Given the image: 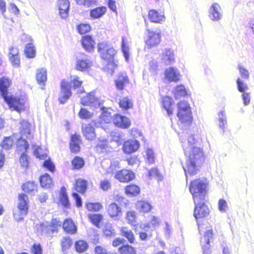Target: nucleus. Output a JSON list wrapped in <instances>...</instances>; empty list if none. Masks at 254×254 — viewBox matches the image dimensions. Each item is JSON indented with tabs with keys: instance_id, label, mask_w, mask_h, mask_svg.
<instances>
[{
	"instance_id": "59",
	"label": "nucleus",
	"mask_w": 254,
	"mask_h": 254,
	"mask_svg": "<svg viewBox=\"0 0 254 254\" xmlns=\"http://www.w3.org/2000/svg\"><path fill=\"white\" fill-rule=\"evenodd\" d=\"M212 230L210 229H207L206 231L205 232L204 237L202 238L200 240L201 243H202L203 242H204L205 243V244H209L210 239L211 238H212Z\"/></svg>"
},
{
	"instance_id": "26",
	"label": "nucleus",
	"mask_w": 254,
	"mask_h": 254,
	"mask_svg": "<svg viewBox=\"0 0 254 254\" xmlns=\"http://www.w3.org/2000/svg\"><path fill=\"white\" fill-rule=\"evenodd\" d=\"M148 16L149 20L153 22L159 23L165 20L164 15L154 9L150 10L148 12Z\"/></svg>"
},
{
	"instance_id": "35",
	"label": "nucleus",
	"mask_w": 254,
	"mask_h": 254,
	"mask_svg": "<svg viewBox=\"0 0 254 254\" xmlns=\"http://www.w3.org/2000/svg\"><path fill=\"white\" fill-rule=\"evenodd\" d=\"M15 139H17V138H15ZM17 150L20 153L26 152L27 150L29 147V144L27 140L21 137V138L17 139Z\"/></svg>"
},
{
	"instance_id": "46",
	"label": "nucleus",
	"mask_w": 254,
	"mask_h": 254,
	"mask_svg": "<svg viewBox=\"0 0 254 254\" xmlns=\"http://www.w3.org/2000/svg\"><path fill=\"white\" fill-rule=\"evenodd\" d=\"M120 107L127 110L132 107L133 104L132 101L127 97H124L120 100L119 102Z\"/></svg>"
},
{
	"instance_id": "29",
	"label": "nucleus",
	"mask_w": 254,
	"mask_h": 254,
	"mask_svg": "<svg viewBox=\"0 0 254 254\" xmlns=\"http://www.w3.org/2000/svg\"><path fill=\"white\" fill-rule=\"evenodd\" d=\"M47 71L44 68H41L37 70L36 80L40 85H45L47 81Z\"/></svg>"
},
{
	"instance_id": "1",
	"label": "nucleus",
	"mask_w": 254,
	"mask_h": 254,
	"mask_svg": "<svg viewBox=\"0 0 254 254\" xmlns=\"http://www.w3.org/2000/svg\"><path fill=\"white\" fill-rule=\"evenodd\" d=\"M180 140L186 158L183 167L187 178L188 175L197 174L204 160L203 151L201 148L197 146V140L194 135L188 131L182 133Z\"/></svg>"
},
{
	"instance_id": "31",
	"label": "nucleus",
	"mask_w": 254,
	"mask_h": 254,
	"mask_svg": "<svg viewBox=\"0 0 254 254\" xmlns=\"http://www.w3.org/2000/svg\"><path fill=\"white\" fill-rule=\"evenodd\" d=\"M79 136L77 135H72L71 136V141L70 143V150L72 152L77 153L80 150L79 145Z\"/></svg>"
},
{
	"instance_id": "61",
	"label": "nucleus",
	"mask_w": 254,
	"mask_h": 254,
	"mask_svg": "<svg viewBox=\"0 0 254 254\" xmlns=\"http://www.w3.org/2000/svg\"><path fill=\"white\" fill-rule=\"evenodd\" d=\"M45 161L43 163V166L44 168L48 169L50 172H54L55 169V165L54 163L51 161L50 159L47 160L44 159Z\"/></svg>"
},
{
	"instance_id": "12",
	"label": "nucleus",
	"mask_w": 254,
	"mask_h": 254,
	"mask_svg": "<svg viewBox=\"0 0 254 254\" xmlns=\"http://www.w3.org/2000/svg\"><path fill=\"white\" fill-rule=\"evenodd\" d=\"M209 17L213 21H218L223 17L221 7L218 3H213L209 9Z\"/></svg>"
},
{
	"instance_id": "15",
	"label": "nucleus",
	"mask_w": 254,
	"mask_h": 254,
	"mask_svg": "<svg viewBox=\"0 0 254 254\" xmlns=\"http://www.w3.org/2000/svg\"><path fill=\"white\" fill-rule=\"evenodd\" d=\"M114 124L119 127L122 128H128L131 124L128 118L125 116L116 114L113 119Z\"/></svg>"
},
{
	"instance_id": "43",
	"label": "nucleus",
	"mask_w": 254,
	"mask_h": 254,
	"mask_svg": "<svg viewBox=\"0 0 254 254\" xmlns=\"http://www.w3.org/2000/svg\"><path fill=\"white\" fill-rule=\"evenodd\" d=\"M90 62L86 59L78 60L77 61V69L81 71L84 70L90 67Z\"/></svg>"
},
{
	"instance_id": "41",
	"label": "nucleus",
	"mask_w": 254,
	"mask_h": 254,
	"mask_svg": "<svg viewBox=\"0 0 254 254\" xmlns=\"http://www.w3.org/2000/svg\"><path fill=\"white\" fill-rule=\"evenodd\" d=\"M136 208L140 212H147L151 208L149 203L145 201H139L136 204Z\"/></svg>"
},
{
	"instance_id": "16",
	"label": "nucleus",
	"mask_w": 254,
	"mask_h": 254,
	"mask_svg": "<svg viewBox=\"0 0 254 254\" xmlns=\"http://www.w3.org/2000/svg\"><path fill=\"white\" fill-rule=\"evenodd\" d=\"M139 147V143L136 140H129L124 142L123 151L125 153L131 154L135 152Z\"/></svg>"
},
{
	"instance_id": "55",
	"label": "nucleus",
	"mask_w": 254,
	"mask_h": 254,
	"mask_svg": "<svg viewBox=\"0 0 254 254\" xmlns=\"http://www.w3.org/2000/svg\"><path fill=\"white\" fill-rule=\"evenodd\" d=\"M34 148V154L37 157L40 159L44 160L46 159L47 157V155L46 153H43L42 152V148L40 146H33Z\"/></svg>"
},
{
	"instance_id": "8",
	"label": "nucleus",
	"mask_w": 254,
	"mask_h": 254,
	"mask_svg": "<svg viewBox=\"0 0 254 254\" xmlns=\"http://www.w3.org/2000/svg\"><path fill=\"white\" fill-rule=\"evenodd\" d=\"M27 195L25 194H19V203L18 204V210L13 212V216L17 221H20L23 219L28 213V204L26 201Z\"/></svg>"
},
{
	"instance_id": "36",
	"label": "nucleus",
	"mask_w": 254,
	"mask_h": 254,
	"mask_svg": "<svg viewBox=\"0 0 254 254\" xmlns=\"http://www.w3.org/2000/svg\"><path fill=\"white\" fill-rule=\"evenodd\" d=\"M87 182L86 181L82 179H78L75 183V189L78 192L81 193H84L87 189Z\"/></svg>"
},
{
	"instance_id": "62",
	"label": "nucleus",
	"mask_w": 254,
	"mask_h": 254,
	"mask_svg": "<svg viewBox=\"0 0 254 254\" xmlns=\"http://www.w3.org/2000/svg\"><path fill=\"white\" fill-rule=\"evenodd\" d=\"M148 174L150 178H157L158 180L159 181H161L163 179L162 176L159 174L156 168L151 169L149 171Z\"/></svg>"
},
{
	"instance_id": "6",
	"label": "nucleus",
	"mask_w": 254,
	"mask_h": 254,
	"mask_svg": "<svg viewBox=\"0 0 254 254\" xmlns=\"http://www.w3.org/2000/svg\"><path fill=\"white\" fill-rule=\"evenodd\" d=\"M62 225V222L57 218L52 219L50 222L41 223L37 227V231L42 235L52 237L55 233L58 232L59 228Z\"/></svg>"
},
{
	"instance_id": "44",
	"label": "nucleus",
	"mask_w": 254,
	"mask_h": 254,
	"mask_svg": "<svg viewBox=\"0 0 254 254\" xmlns=\"http://www.w3.org/2000/svg\"><path fill=\"white\" fill-rule=\"evenodd\" d=\"M25 54L28 58H33L35 56L36 50L33 45L31 43L27 44L24 50Z\"/></svg>"
},
{
	"instance_id": "9",
	"label": "nucleus",
	"mask_w": 254,
	"mask_h": 254,
	"mask_svg": "<svg viewBox=\"0 0 254 254\" xmlns=\"http://www.w3.org/2000/svg\"><path fill=\"white\" fill-rule=\"evenodd\" d=\"M206 201L205 198V200H197V201H194L195 208L193 215L196 219L204 217L209 214V210L205 204Z\"/></svg>"
},
{
	"instance_id": "45",
	"label": "nucleus",
	"mask_w": 254,
	"mask_h": 254,
	"mask_svg": "<svg viewBox=\"0 0 254 254\" xmlns=\"http://www.w3.org/2000/svg\"><path fill=\"white\" fill-rule=\"evenodd\" d=\"M88 245L86 242L83 240L77 241L75 244V248L76 251L81 253L84 252L88 248Z\"/></svg>"
},
{
	"instance_id": "47",
	"label": "nucleus",
	"mask_w": 254,
	"mask_h": 254,
	"mask_svg": "<svg viewBox=\"0 0 254 254\" xmlns=\"http://www.w3.org/2000/svg\"><path fill=\"white\" fill-rule=\"evenodd\" d=\"M96 150L99 153L107 152L110 150V147L106 140L100 141L96 146Z\"/></svg>"
},
{
	"instance_id": "5",
	"label": "nucleus",
	"mask_w": 254,
	"mask_h": 254,
	"mask_svg": "<svg viewBox=\"0 0 254 254\" xmlns=\"http://www.w3.org/2000/svg\"><path fill=\"white\" fill-rule=\"evenodd\" d=\"M208 185V183L205 178H199L191 182L189 190L192 195L194 201H197V200H205Z\"/></svg>"
},
{
	"instance_id": "21",
	"label": "nucleus",
	"mask_w": 254,
	"mask_h": 254,
	"mask_svg": "<svg viewBox=\"0 0 254 254\" xmlns=\"http://www.w3.org/2000/svg\"><path fill=\"white\" fill-rule=\"evenodd\" d=\"M63 228L67 232L71 234H74L77 231V228L71 219H66L63 223Z\"/></svg>"
},
{
	"instance_id": "64",
	"label": "nucleus",
	"mask_w": 254,
	"mask_h": 254,
	"mask_svg": "<svg viewBox=\"0 0 254 254\" xmlns=\"http://www.w3.org/2000/svg\"><path fill=\"white\" fill-rule=\"evenodd\" d=\"M126 218L129 223L134 225L136 219L135 212L132 211H128L127 213Z\"/></svg>"
},
{
	"instance_id": "22",
	"label": "nucleus",
	"mask_w": 254,
	"mask_h": 254,
	"mask_svg": "<svg viewBox=\"0 0 254 254\" xmlns=\"http://www.w3.org/2000/svg\"><path fill=\"white\" fill-rule=\"evenodd\" d=\"M128 82V77L125 72L120 73L117 79L115 80L116 87L119 90H123L126 84Z\"/></svg>"
},
{
	"instance_id": "63",
	"label": "nucleus",
	"mask_w": 254,
	"mask_h": 254,
	"mask_svg": "<svg viewBox=\"0 0 254 254\" xmlns=\"http://www.w3.org/2000/svg\"><path fill=\"white\" fill-rule=\"evenodd\" d=\"M26 152L21 153L22 154L20 157L19 161L21 166L23 167L27 168L29 165L28 160V156L25 154Z\"/></svg>"
},
{
	"instance_id": "28",
	"label": "nucleus",
	"mask_w": 254,
	"mask_h": 254,
	"mask_svg": "<svg viewBox=\"0 0 254 254\" xmlns=\"http://www.w3.org/2000/svg\"><path fill=\"white\" fill-rule=\"evenodd\" d=\"M106 11L107 8L105 6L96 7L90 10V15L94 19L99 18L104 15Z\"/></svg>"
},
{
	"instance_id": "19",
	"label": "nucleus",
	"mask_w": 254,
	"mask_h": 254,
	"mask_svg": "<svg viewBox=\"0 0 254 254\" xmlns=\"http://www.w3.org/2000/svg\"><path fill=\"white\" fill-rule=\"evenodd\" d=\"M59 13L62 18L67 17L69 7V2L68 0H59L58 1Z\"/></svg>"
},
{
	"instance_id": "3",
	"label": "nucleus",
	"mask_w": 254,
	"mask_h": 254,
	"mask_svg": "<svg viewBox=\"0 0 254 254\" xmlns=\"http://www.w3.org/2000/svg\"><path fill=\"white\" fill-rule=\"evenodd\" d=\"M82 81L79 80L77 76H71L69 81L63 79L61 82V92L59 94V101L61 104L65 103L71 97L72 93L71 88L77 89V93L83 92V88H81Z\"/></svg>"
},
{
	"instance_id": "30",
	"label": "nucleus",
	"mask_w": 254,
	"mask_h": 254,
	"mask_svg": "<svg viewBox=\"0 0 254 254\" xmlns=\"http://www.w3.org/2000/svg\"><path fill=\"white\" fill-rule=\"evenodd\" d=\"M94 41L90 36H85L82 40L83 47L87 51H91L94 48Z\"/></svg>"
},
{
	"instance_id": "49",
	"label": "nucleus",
	"mask_w": 254,
	"mask_h": 254,
	"mask_svg": "<svg viewBox=\"0 0 254 254\" xmlns=\"http://www.w3.org/2000/svg\"><path fill=\"white\" fill-rule=\"evenodd\" d=\"M121 254H136L134 248L128 245H125L119 249Z\"/></svg>"
},
{
	"instance_id": "10",
	"label": "nucleus",
	"mask_w": 254,
	"mask_h": 254,
	"mask_svg": "<svg viewBox=\"0 0 254 254\" xmlns=\"http://www.w3.org/2000/svg\"><path fill=\"white\" fill-rule=\"evenodd\" d=\"M81 103L84 106H89L94 108H99L103 104L104 100L97 98L95 93L92 92L81 99Z\"/></svg>"
},
{
	"instance_id": "27",
	"label": "nucleus",
	"mask_w": 254,
	"mask_h": 254,
	"mask_svg": "<svg viewBox=\"0 0 254 254\" xmlns=\"http://www.w3.org/2000/svg\"><path fill=\"white\" fill-rule=\"evenodd\" d=\"M60 200L62 205L65 208H67L70 207V203L66 193V188L64 187H62L61 189Z\"/></svg>"
},
{
	"instance_id": "11",
	"label": "nucleus",
	"mask_w": 254,
	"mask_h": 254,
	"mask_svg": "<svg viewBox=\"0 0 254 254\" xmlns=\"http://www.w3.org/2000/svg\"><path fill=\"white\" fill-rule=\"evenodd\" d=\"M147 38L145 41L148 48H151L157 46L160 42V32L158 31L147 30Z\"/></svg>"
},
{
	"instance_id": "48",
	"label": "nucleus",
	"mask_w": 254,
	"mask_h": 254,
	"mask_svg": "<svg viewBox=\"0 0 254 254\" xmlns=\"http://www.w3.org/2000/svg\"><path fill=\"white\" fill-rule=\"evenodd\" d=\"M125 190L127 194L132 196L137 195L140 192L139 188L137 186L134 185L127 186Z\"/></svg>"
},
{
	"instance_id": "34",
	"label": "nucleus",
	"mask_w": 254,
	"mask_h": 254,
	"mask_svg": "<svg viewBox=\"0 0 254 254\" xmlns=\"http://www.w3.org/2000/svg\"><path fill=\"white\" fill-rule=\"evenodd\" d=\"M100 110L102 111L100 115V119L101 121H104L106 123H109L112 120L111 113L108 112V109L102 106L99 107Z\"/></svg>"
},
{
	"instance_id": "38",
	"label": "nucleus",
	"mask_w": 254,
	"mask_h": 254,
	"mask_svg": "<svg viewBox=\"0 0 254 254\" xmlns=\"http://www.w3.org/2000/svg\"><path fill=\"white\" fill-rule=\"evenodd\" d=\"M91 222L95 226L100 228V223L103 219V216L100 214H89L88 215Z\"/></svg>"
},
{
	"instance_id": "4",
	"label": "nucleus",
	"mask_w": 254,
	"mask_h": 254,
	"mask_svg": "<svg viewBox=\"0 0 254 254\" xmlns=\"http://www.w3.org/2000/svg\"><path fill=\"white\" fill-rule=\"evenodd\" d=\"M98 50L102 59L108 62V72L109 74H113L117 67L114 61V57L117 54L116 50L112 45L105 41L98 44Z\"/></svg>"
},
{
	"instance_id": "7",
	"label": "nucleus",
	"mask_w": 254,
	"mask_h": 254,
	"mask_svg": "<svg viewBox=\"0 0 254 254\" xmlns=\"http://www.w3.org/2000/svg\"><path fill=\"white\" fill-rule=\"evenodd\" d=\"M177 116L181 123L189 125L192 120V116L190 104L186 101H181L177 105Z\"/></svg>"
},
{
	"instance_id": "17",
	"label": "nucleus",
	"mask_w": 254,
	"mask_h": 254,
	"mask_svg": "<svg viewBox=\"0 0 254 254\" xmlns=\"http://www.w3.org/2000/svg\"><path fill=\"white\" fill-rule=\"evenodd\" d=\"M161 60L166 65L173 64L175 62L173 52L170 49H165L162 53Z\"/></svg>"
},
{
	"instance_id": "50",
	"label": "nucleus",
	"mask_w": 254,
	"mask_h": 254,
	"mask_svg": "<svg viewBox=\"0 0 254 254\" xmlns=\"http://www.w3.org/2000/svg\"><path fill=\"white\" fill-rule=\"evenodd\" d=\"M104 235L106 237H112L115 235V231L112 225L110 223H106L103 229Z\"/></svg>"
},
{
	"instance_id": "14",
	"label": "nucleus",
	"mask_w": 254,
	"mask_h": 254,
	"mask_svg": "<svg viewBox=\"0 0 254 254\" xmlns=\"http://www.w3.org/2000/svg\"><path fill=\"white\" fill-rule=\"evenodd\" d=\"M134 177L135 175L132 171L125 169L118 171L115 176L117 179L122 182H128L132 180Z\"/></svg>"
},
{
	"instance_id": "13",
	"label": "nucleus",
	"mask_w": 254,
	"mask_h": 254,
	"mask_svg": "<svg viewBox=\"0 0 254 254\" xmlns=\"http://www.w3.org/2000/svg\"><path fill=\"white\" fill-rule=\"evenodd\" d=\"M165 77L170 82H177L180 80L181 75L177 68L170 67L165 70Z\"/></svg>"
},
{
	"instance_id": "18",
	"label": "nucleus",
	"mask_w": 254,
	"mask_h": 254,
	"mask_svg": "<svg viewBox=\"0 0 254 254\" xmlns=\"http://www.w3.org/2000/svg\"><path fill=\"white\" fill-rule=\"evenodd\" d=\"M9 59L13 65L19 67L20 65V57L18 49L11 47L9 48Z\"/></svg>"
},
{
	"instance_id": "24",
	"label": "nucleus",
	"mask_w": 254,
	"mask_h": 254,
	"mask_svg": "<svg viewBox=\"0 0 254 254\" xmlns=\"http://www.w3.org/2000/svg\"><path fill=\"white\" fill-rule=\"evenodd\" d=\"M217 120L219 128L222 129V132L224 133L225 129L227 126L226 115L224 111H221L218 112Z\"/></svg>"
},
{
	"instance_id": "20",
	"label": "nucleus",
	"mask_w": 254,
	"mask_h": 254,
	"mask_svg": "<svg viewBox=\"0 0 254 254\" xmlns=\"http://www.w3.org/2000/svg\"><path fill=\"white\" fill-rule=\"evenodd\" d=\"M82 130L84 136L87 139L92 140L95 138L94 128L90 124L83 125Z\"/></svg>"
},
{
	"instance_id": "37",
	"label": "nucleus",
	"mask_w": 254,
	"mask_h": 254,
	"mask_svg": "<svg viewBox=\"0 0 254 254\" xmlns=\"http://www.w3.org/2000/svg\"><path fill=\"white\" fill-rule=\"evenodd\" d=\"M162 104L164 108L166 110L168 115H170L173 113V109L172 108V99L166 96L163 98Z\"/></svg>"
},
{
	"instance_id": "56",
	"label": "nucleus",
	"mask_w": 254,
	"mask_h": 254,
	"mask_svg": "<svg viewBox=\"0 0 254 254\" xmlns=\"http://www.w3.org/2000/svg\"><path fill=\"white\" fill-rule=\"evenodd\" d=\"M93 115V113L88 111L87 110L84 108H81L78 113V116L79 117L83 119H90L92 117Z\"/></svg>"
},
{
	"instance_id": "39",
	"label": "nucleus",
	"mask_w": 254,
	"mask_h": 254,
	"mask_svg": "<svg viewBox=\"0 0 254 254\" xmlns=\"http://www.w3.org/2000/svg\"><path fill=\"white\" fill-rule=\"evenodd\" d=\"M40 182L42 187L48 188L52 184V180L50 176L46 173L41 176Z\"/></svg>"
},
{
	"instance_id": "40",
	"label": "nucleus",
	"mask_w": 254,
	"mask_h": 254,
	"mask_svg": "<svg viewBox=\"0 0 254 254\" xmlns=\"http://www.w3.org/2000/svg\"><path fill=\"white\" fill-rule=\"evenodd\" d=\"M174 96L176 99L187 95V92L185 86L183 85L177 86L174 89Z\"/></svg>"
},
{
	"instance_id": "2",
	"label": "nucleus",
	"mask_w": 254,
	"mask_h": 254,
	"mask_svg": "<svg viewBox=\"0 0 254 254\" xmlns=\"http://www.w3.org/2000/svg\"><path fill=\"white\" fill-rule=\"evenodd\" d=\"M10 80L4 77L0 78V92L5 102L11 110L20 112L24 107L23 99L19 97L8 95L7 88L10 84Z\"/></svg>"
},
{
	"instance_id": "51",
	"label": "nucleus",
	"mask_w": 254,
	"mask_h": 254,
	"mask_svg": "<svg viewBox=\"0 0 254 254\" xmlns=\"http://www.w3.org/2000/svg\"><path fill=\"white\" fill-rule=\"evenodd\" d=\"M14 137L15 135H13L11 136L5 137L1 145L2 148L6 150L11 148L14 142Z\"/></svg>"
},
{
	"instance_id": "60",
	"label": "nucleus",
	"mask_w": 254,
	"mask_h": 254,
	"mask_svg": "<svg viewBox=\"0 0 254 254\" xmlns=\"http://www.w3.org/2000/svg\"><path fill=\"white\" fill-rule=\"evenodd\" d=\"M77 29L80 34H84L90 31V27L88 24H81L77 26Z\"/></svg>"
},
{
	"instance_id": "52",
	"label": "nucleus",
	"mask_w": 254,
	"mask_h": 254,
	"mask_svg": "<svg viewBox=\"0 0 254 254\" xmlns=\"http://www.w3.org/2000/svg\"><path fill=\"white\" fill-rule=\"evenodd\" d=\"M72 165L73 169H80L84 165V161L81 157L76 156L72 161Z\"/></svg>"
},
{
	"instance_id": "42",
	"label": "nucleus",
	"mask_w": 254,
	"mask_h": 254,
	"mask_svg": "<svg viewBox=\"0 0 254 254\" xmlns=\"http://www.w3.org/2000/svg\"><path fill=\"white\" fill-rule=\"evenodd\" d=\"M127 39L126 37L123 36L122 38V51L123 53L124 57L125 58L126 61L128 62L129 60V48L127 46Z\"/></svg>"
},
{
	"instance_id": "32",
	"label": "nucleus",
	"mask_w": 254,
	"mask_h": 254,
	"mask_svg": "<svg viewBox=\"0 0 254 254\" xmlns=\"http://www.w3.org/2000/svg\"><path fill=\"white\" fill-rule=\"evenodd\" d=\"M37 185L34 182H28L23 184L22 189L28 193H35L37 191Z\"/></svg>"
},
{
	"instance_id": "57",
	"label": "nucleus",
	"mask_w": 254,
	"mask_h": 254,
	"mask_svg": "<svg viewBox=\"0 0 254 254\" xmlns=\"http://www.w3.org/2000/svg\"><path fill=\"white\" fill-rule=\"evenodd\" d=\"M237 85L238 90L240 92L244 93L248 89L247 84L240 78H238L237 80Z\"/></svg>"
},
{
	"instance_id": "53",
	"label": "nucleus",
	"mask_w": 254,
	"mask_h": 254,
	"mask_svg": "<svg viewBox=\"0 0 254 254\" xmlns=\"http://www.w3.org/2000/svg\"><path fill=\"white\" fill-rule=\"evenodd\" d=\"M72 244L71 239L68 237H63L61 240V245L63 251H66L69 249Z\"/></svg>"
},
{
	"instance_id": "25",
	"label": "nucleus",
	"mask_w": 254,
	"mask_h": 254,
	"mask_svg": "<svg viewBox=\"0 0 254 254\" xmlns=\"http://www.w3.org/2000/svg\"><path fill=\"white\" fill-rule=\"evenodd\" d=\"M20 133L22 136H25L28 138L32 137L30 130V124L26 121L22 120L20 122Z\"/></svg>"
},
{
	"instance_id": "23",
	"label": "nucleus",
	"mask_w": 254,
	"mask_h": 254,
	"mask_svg": "<svg viewBox=\"0 0 254 254\" xmlns=\"http://www.w3.org/2000/svg\"><path fill=\"white\" fill-rule=\"evenodd\" d=\"M107 211L109 215L112 218L116 217L122 214L121 207L116 203L110 204L108 207Z\"/></svg>"
},
{
	"instance_id": "58",
	"label": "nucleus",
	"mask_w": 254,
	"mask_h": 254,
	"mask_svg": "<svg viewBox=\"0 0 254 254\" xmlns=\"http://www.w3.org/2000/svg\"><path fill=\"white\" fill-rule=\"evenodd\" d=\"M238 69L239 70L241 76L242 78L248 79L250 77V73L249 71L244 68L242 65L240 64L238 65Z\"/></svg>"
},
{
	"instance_id": "54",
	"label": "nucleus",
	"mask_w": 254,
	"mask_h": 254,
	"mask_svg": "<svg viewBox=\"0 0 254 254\" xmlns=\"http://www.w3.org/2000/svg\"><path fill=\"white\" fill-rule=\"evenodd\" d=\"M86 207L90 211H98L102 208V205L99 202L88 203L86 204Z\"/></svg>"
},
{
	"instance_id": "33",
	"label": "nucleus",
	"mask_w": 254,
	"mask_h": 254,
	"mask_svg": "<svg viewBox=\"0 0 254 254\" xmlns=\"http://www.w3.org/2000/svg\"><path fill=\"white\" fill-rule=\"evenodd\" d=\"M121 235L126 238L130 243H133L134 236L132 231L126 227H123L120 230Z\"/></svg>"
}]
</instances>
